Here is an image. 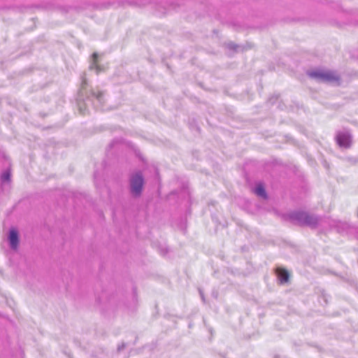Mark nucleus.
<instances>
[{
    "instance_id": "9",
    "label": "nucleus",
    "mask_w": 358,
    "mask_h": 358,
    "mask_svg": "<svg viewBox=\"0 0 358 358\" xmlns=\"http://www.w3.org/2000/svg\"><path fill=\"white\" fill-rule=\"evenodd\" d=\"M11 173L9 169L4 171L0 177L1 183L8 182L10 180Z\"/></svg>"
},
{
    "instance_id": "16",
    "label": "nucleus",
    "mask_w": 358,
    "mask_h": 358,
    "mask_svg": "<svg viewBox=\"0 0 358 358\" xmlns=\"http://www.w3.org/2000/svg\"><path fill=\"white\" fill-rule=\"evenodd\" d=\"M320 1L322 3H330V0H320Z\"/></svg>"
},
{
    "instance_id": "11",
    "label": "nucleus",
    "mask_w": 358,
    "mask_h": 358,
    "mask_svg": "<svg viewBox=\"0 0 358 358\" xmlns=\"http://www.w3.org/2000/svg\"><path fill=\"white\" fill-rule=\"evenodd\" d=\"M97 58H98V54L94 52L93 53L92 55V59H93V61H94V65L96 66V68L97 69V71H99V66H96V62H97Z\"/></svg>"
},
{
    "instance_id": "20",
    "label": "nucleus",
    "mask_w": 358,
    "mask_h": 358,
    "mask_svg": "<svg viewBox=\"0 0 358 358\" xmlns=\"http://www.w3.org/2000/svg\"><path fill=\"white\" fill-rule=\"evenodd\" d=\"M273 358H280V357L278 355H275Z\"/></svg>"
},
{
    "instance_id": "5",
    "label": "nucleus",
    "mask_w": 358,
    "mask_h": 358,
    "mask_svg": "<svg viewBox=\"0 0 358 358\" xmlns=\"http://www.w3.org/2000/svg\"><path fill=\"white\" fill-rule=\"evenodd\" d=\"M352 137L348 131H338L336 136V141L340 148L348 149L351 147Z\"/></svg>"
},
{
    "instance_id": "17",
    "label": "nucleus",
    "mask_w": 358,
    "mask_h": 358,
    "mask_svg": "<svg viewBox=\"0 0 358 358\" xmlns=\"http://www.w3.org/2000/svg\"><path fill=\"white\" fill-rule=\"evenodd\" d=\"M212 294H213V296L215 298H217V292H213Z\"/></svg>"
},
{
    "instance_id": "12",
    "label": "nucleus",
    "mask_w": 358,
    "mask_h": 358,
    "mask_svg": "<svg viewBox=\"0 0 358 358\" xmlns=\"http://www.w3.org/2000/svg\"><path fill=\"white\" fill-rule=\"evenodd\" d=\"M278 96H273L269 98L268 102L271 103V104H273L275 103V101L276 100H278Z\"/></svg>"
},
{
    "instance_id": "18",
    "label": "nucleus",
    "mask_w": 358,
    "mask_h": 358,
    "mask_svg": "<svg viewBox=\"0 0 358 358\" xmlns=\"http://www.w3.org/2000/svg\"><path fill=\"white\" fill-rule=\"evenodd\" d=\"M94 176L95 182H96L97 173H96V172H94Z\"/></svg>"
},
{
    "instance_id": "6",
    "label": "nucleus",
    "mask_w": 358,
    "mask_h": 358,
    "mask_svg": "<svg viewBox=\"0 0 358 358\" xmlns=\"http://www.w3.org/2000/svg\"><path fill=\"white\" fill-rule=\"evenodd\" d=\"M8 241L9 246L12 250H17L20 243L19 233L15 228H11L9 230Z\"/></svg>"
},
{
    "instance_id": "8",
    "label": "nucleus",
    "mask_w": 358,
    "mask_h": 358,
    "mask_svg": "<svg viewBox=\"0 0 358 358\" xmlns=\"http://www.w3.org/2000/svg\"><path fill=\"white\" fill-rule=\"evenodd\" d=\"M252 191L259 197H261L263 199L267 198V193H266V189L264 187V185L261 182L256 184V185L253 188Z\"/></svg>"
},
{
    "instance_id": "19",
    "label": "nucleus",
    "mask_w": 358,
    "mask_h": 358,
    "mask_svg": "<svg viewBox=\"0 0 358 358\" xmlns=\"http://www.w3.org/2000/svg\"><path fill=\"white\" fill-rule=\"evenodd\" d=\"M355 24H358V20H355Z\"/></svg>"
},
{
    "instance_id": "15",
    "label": "nucleus",
    "mask_w": 358,
    "mask_h": 358,
    "mask_svg": "<svg viewBox=\"0 0 358 358\" xmlns=\"http://www.w3.org/2000/svg\"><path fill=\"white\" fill-rule=\"evenodd\" d=\"M117 141L116 140H113L109 145V147L110 148H113L114 146V145L116 143Z\"/></svg>"
},
{
    "instance_id": "10",
    "label": "nucleus",
    "mask_w": 358,
    "mask_h": 358,
    "mask_svg": "<svg viewBox=\"0 0 358 358\" xmlns=\"http://www.w3.org/2000/svg\"><path fill=\"white\" fill-rule=\"evenodd\" d=\"M227 48L230 50H237L238 45H236L235 43H234L232 42H230L227 44Z\"/></svg>"
},
{
    "instance_id": "7",
    "label": "nucleus",
    "mask_w": 358,
    "mask_h": 358,
    "mask_svg": "<svg viewBox=\"0 0 358 358\" xmlns=\"http://www.w3.org/2000/svg\"><path fill=\"white\" fill-rule=\"evenodd\" d=\"M275 274L281 284L286 283L289 280V274L285 268L280 267L276 268Z\"/></svg>"
},
{
    "instance_id": "14",
    "label": "nucleus",
    "mask_w": 358,
    "mask_h": 358,
    "mask_svg": "<svg viewBox=\"0 0 358 358\" xmlns=\"http://www.w3.org/2000/svg\"><path fill=\"white\" fill-rule=\"evenodd\" d=\"M199 294H200V296H201V298L202 301L204 302L205 301V297H204L203 293L202 292V291L201 289H199Z\"/></svg>"
},
{
    "instance_id": "3",
    "label": "nucleus",
    "mask_w": 358,
    "mask_h": 358,
    "mask_svg": "<svg viewBox=\"0 0 358 358\" xmlns=\"http://www.w3.org/2000/svg\"><path fill=\"white\" fill-rule=\"evenodd\" d=\"M145 181L141 171H138L129 176V191L133 198L141 196L145 187Z\"/></svg>"
},
{
    "instance_id": "13",
    "label": "nucleus",
    "mask_w": 358,
    "mask_h": 358,
    "mask_svg": "<svg viewBox=\"0 0 358 358\" xmlns=\"http://www.w3.org/2000/svg\"><path fill=\"white\" fill-rule=\"evenodd\" d=\"M125 346L126 344L124 343H122L121 345H119L117 349V352H121L125 348Z\"/></svg>"
},
{
    "instance_id": "4",
    "label": "nucleus",
    "mask_w": 358,
    "mask_h": 358,
    "mask_svg": "<svg viewBox=\"0 0 358 358\" xmlns=\"http://www.w3.org/2000/svg\"><path fill=\"white\" fill-rule=\"evenodd\" d=\"M308 76L318 82L322 83H334L338 81L340 77L334 71H324L317 69L307 72Z\"/></svg>"
},
{
    "instance_id": "1",
    "label": "nucleus",
    "mask_w": 358,
    "mask_h": 358,
    "mask_svg": "<svg viewBox=\"0 0 358 358\" xmlns=\"http://www.w3.org/2000/svg\"><path fill=\"white\" fill-rule=\"evenodd\" d=\"M87 80L83 78L81 89L80 94L81 96L85 95L86 99L83 101H78V107L80 113L83 115L90 113L89 106H92L95 110H105V100L103 92L91 89L89 91L85 90Z\"/></svg>"
},
{
    "instance_id": "2",
    "label": "nucleus",
    "mask_w": 358,
    "mask_h": 358,
    "mask_svg": "<svg viewBox=\"0 0 358 358\" xmlns=\"http://www.w3.org/2000/svg\"><path fill=\"white\" fill-rule=\"evenodd\" d=\"M288 219L300 226L316 228L320 223V217L303 210H294L287 215Z\"/></svg>"
}]
</instances>
